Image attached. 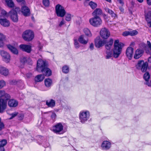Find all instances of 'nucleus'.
<instances>
[{
    "label": "nucleus",
    "instance_id": "obj_1",
    "mask_svg": "<svg viewBox=\"0 0 151 151\" xmlns=\"http://www.w3.org/2000/svg\"><path fill=\"white\" fill-rule=\"evenodd\" d=\"M36 69L39 72H43V75L47 76H50L52 74L51 70L47 68L46 62L41 59L38 60L37 61Z\"/></svg>",
    "mask_w": 151,
    "mask_h": 151
},
{
    "label": "nucleus",
    "instance_id": "obj_2",
    "mask_svg": "<svg viewBox=\"0 0 151 151\" xmlns=\"http://www.w3.org/2000/svg\"><path fill=\"white\" fill-rule=\"evenodd\" d=\"M0 98H3L0 99V113H2L6 108L7 100L10 99V96L9 94L6 93L4 91L0 90Z\"/></svg>",
    "mask_w": 151,
    "mask_h": 151
},
{
    "label": "nucleus",
    "instance_id": "obj_3",
    "mask_svg": "<svg viewBox=\"0 0 151 151\" xmlns=\"http://www.w3.org/2000/svg\"><path fill=\"white\" fill-rule=\"evenodd\" d=\"M124 46L123 43L119 42L118 40H115L114 48L113 50V56L115 58H117L122 52V49Z\"/></svg>",
    "mask_w": 151,
    "mask_h": 151
},
{
    "label": "nucleus",
    "instance_id": "obj_4",
    "mask_svg": "<svg viewBox=\"0 0 151 151\" xmlns=\"http://www.w3.org/2000/svg\"><path fill=\"white\" fill-rule=\"evenodd\" d=\"M90 114L88 111H82L80 112L79 114V119L82 124L84 123L89 118Z\"/></svg>",
    "mask_w": 151,
    "mask_h": 151
},
{
    "label": "nucleus",
    "instance_id": "obj_5",
    "mask_svg": "<svg viewBox=\"0 0 151 151\" xmlns=\"http://www.w3.org/2000/svg\"><path fill=\"white\" fill-rule=\"evenodd\" d=\"M90 24L93 27H98L102 23V20L100 17H94L89 20Z\"/></svg>",
    "mask_w": 151,
    "mask_h": 151
},
{
    "label": "nucleus",
    "instance_id": "obj_6",
    "mask_svg": "<svg viewBox=\"0 0 151 151\" xmlns=\"http://www.w3.org/2000/svg\"><path fill=\"white\" fill-rule=\"evenodd\" d=\"M20 10L19 8L16 7L15 10L12 9L9 12V16L14 22H17L18 20V17L16 11H19Z\"/></svg>",
    "mask_w": 151,
    "mask_h": 151
},
{
    "label": "nucleus",
    "instance_id": "obj_7",
    "mask_svg": "<svg viewBox=\"0 0 151 151\" xmlns=\"http://www.w3.org/2000/svg\"><path fill=\"white\" fill-rule=\"evenodd\" d=\"M22 37L26 41H30L34 38V33L31 30H27L23 33Z\"/></svg>",
    "mask_w": 151,
    "mask_h": 151
},
{
    "label": "nucleus",
    "instance_id": "obj_8",
    "mask_svg": "<svg viewBox=\"0 0 151 151\" xmlns=\"http://www.w3.org/2000/svg\"><path fill=\"white\" fill-rule=\"evenodd\" d=\"M0 54L4 61L6 63H8L10 62L11 56L8 52L4 50H1L0 51Z\"/></svg>",
    "mask_w": 151,
    "mask_h": 151
},
{
    "label": "nucleus",
    "instance_id": "obj_9",
    "mask_svg": "<svg viewBox=\"0 0 151 151\" xmlns=\"http://www.w3.org/2000/svg\"><path fill=\"white\" fill-rule=\"evenodd\" d=\"M100 33L101 37L104 39L108 38L110 35V32L108 29L106 28H102L100 31Z\"/></svg>",
    "mask_w": 151,
    "mask_h": 151
},
{
    "label": "nucleus",
    "instance_id": "obj_10",
    "mask_svg": "<svg viewBox=\"0 0 151 151\" xmlns=\"http://www.w3.org/2000/svg\"><path fill=\"white\" fill-rule=\"evenodd\" d=\"M66 14V11L64 7L62 5L57 4V16L63 17Z\"/></svg>",
    "mask_w": 151,
    "mask_h": 151
},
{
    "label": "nucleus",
    "instance_id": "obj_11",
    "mask_svg": "<svg viewBox=\"0 0 151 151\" xmlns=\"http://www.w3.org/2000/svg\"><path fill=\"white\" fill-rule=\"evenodd\" d=\"M66 131V129L63 128V126L61 123H57V137H59L58 135L63 134Z\"/></svg>",
    "mask_w": 151,
    "mask_h": 151
},
{
    "label": "nucleus",
    "instance_id": "obj_12",
    "mask_svg": "<svg viewBox=\"0 0 151 151\" xmlns=\"http://www.w3.org/2000/svg\"><path fill=\"white\" fill-rule=\"evenodd\" d=\"M105 41V40H102L99 37H97L95 40V46L97 48H100L106 43Z\"/></svg>",
    "mask_w": 151,
    "mask_h": 151
},
{
    "label": "nucleus",
    "instance_id": "obj_13",
    "mask_svg": "<svg viewBox=\"0 0 151 151\" xmlns=\"http://www.w3.org/2000/svg\"><path fill=\"white\" fill-rule=\"evenodd\" d=\"M21 11L25 16H28L30 15V12L29 9L26 6L22 5Z\"/></svg>",
    "mask_w": 151,
    "mask_h": 151
},
{
    "label": "nucleus",
    "instance_id": "obj_14",
    "mask_svg": "<svg viewBox=\"0 0 151 151\" xmlns=\"http://www.w3.org/2000/svg\"><path fill=\"white\" fill-rule=\"evenodd\" d=\"M20 49L22 51L27 52H30L31 51L32 47L30 45L24 44H21L19 46Z\"/></svg>",
    "mask_w": 151,
    "mask_h": 151
},
{
    "label": "nucleus",
    "instance_id": "obj_15",
    "mask_svg": "<svg viewBox=\"0 0 151 151\" xmlns=\"http://www.w3.org/2000/svg\"><path fill=\"white\" fill-rule=\"evenodd\" d=\"M144 53L143 50L141 49H138L135 51L134 58L136 59H138L141 57Z\"/></svg>",
    "mask_w": 151,
    "mask_h": 151
},
{
    "label": "nucleus",
    "instance_id": "obj_16",
    "mask_svg": "<svg viewBox=\"0 0 151 151\" xmlns=\"http://www.w3.org/2000/svg\"><path fill=\"white\" fill-rule=\"evenodd\" d=\"M78 40L83 45H86L88 42V39L86 36L82 35L79 37Z\"/></svg>",
    "mask_w": 151,
    "mask_h": 151
},
{
    "label": "nucleus",
    "instance_id": "obj_17",
    "mask_svg": "<svg viewBox=\"0 0 151 151\" xmlns=\"http://www.w3.org/2000/svg\"><path fill=\"white\" fill-rule=\"evenodd\" d=\"M133 48L131 47H129L127 48L126 54L129 60H131L133 56Z\"/></svg>",
    "mask_w": 151,
    "mask_h": 151
},
{
    "label": "nucleus",
    "instance_id": "obj_18",
    "mask_svg": "<svg viewBox=\"0 0 151 151\" xmlns=\"http://www.w3.org/2000/svg\"><path fill=\"white\" fill-rule=\"evenodd\" d=\"M0 24L4 27H8L9 26L10 23L9 20L5 18L0 19Z\"/></svg>",
    "mask_w": 151,
    "mask_h": 151
},
{
    "label": "nucleus",
    "instance_id": "obj_19",
    "mask_svg": "<svg viewBox=\"0 0 151 151\" xmlns=\"http://www.w3.org/2000/svg\"><path fill=\"white\" fill-rule=\"evenodd\" d=\"M101 147L104 149L108 150L111 147V144L109 142L105 141L102 143Z\"/></svg>",
    "mask_w": 151,
    "mask_h": 151
},
{
    "label": "nucleus",
    "instance_id": "obj_20",
    "mask_svg": "<svg viewBox=\"0 0 151 151\" xmlns=\"http://www.w3.org/2000/svg\"><path fill=\"white\" fill-rule=\"evenodd\" d=\"M18 104V101L14 99H10L8 102V105L10 107H16L17 106Z\"/></svg>",
    "mask_w": 151,
    "mask_h": 151
},
{
    "label": "nucleus",
    "instance_id": "obj_21",
    "mask_svg": "<svg viewBox=\"0 0 151 151\" xmlns=\"http://www.w3.org/2000/svg\"><path fill=\"white\" fill-rule=\"evenodd\" d=\"M55 101L52 99L47 100L46 101V105L49 107L53 108L55 106Z\"/></svg>",
    "mask_w": 151,
    "mask_h": 151
},
{
    "label": "nucleus",
    "instance_id": "obj_22",
    "mask_svg": "<svg viewBox=\"0 0 151 151\" xmlns=\"http://www.w3.org/2000/svg\"><path fill=\"white\" fill-rule=\"evenodd\" d=\"M145 19L147 24L149 27H151V11L149 12L145 15Z\"/></svg>",
    "mask_w": 151,
    "mask_h": 151
},
{
    "label": "nucleus",
    "instance_id": "obj_23",
    "mask_svg": "<svg viewBox=\"0 0 151 151\" xmlns=\"http://www.w3.org/2000/svg\"><path fill=\"white\" fill-rule=\"evenodd\" d=\"M150 74L148 72L145 73L143 76V78L146 82L145 84L147 85L148 86H151L150 83L149 82V79L150 78Z\"/></svg>",
    "mask_w": 151,
    "mask_h": 151
},
{
    "label": "nucleus",
    "instance_id": "obj_24",
    "mask_svg": "<svg viewBox=\"0 0 151 151\" xmlns=\"http://www.w3.org/2000/svg\"><path fill=\"white\" fill-rule=\"evenodd\" d=\"M9 73V71L8 69L4 67L0 66V74L4 76H7Z\"/></svg>",
    "mask_w": 151,
    "mask_h": 151
},
{
    "label": "nucleus",
    "instance_id": "obj_25",
    "mask_svg": "<svg viewBox=\"0 0 151 151\" xmlns=\"http://www.w3.org/2000/svg\"><path fill=\"white\" fill-rule=\"evenodd\" d=\"M102 12L101 9L99 8L96 9L92 13V15L94 17H99V16L101 15Z\"/></svg>",
    "mask_w": 151,
    "mask_h": 151
},
{
    "label": "nucleus",
    "instance_id": "obj_26",
    "mask_svg": "<svg viewBox=\"0 0 151 151\" xmlns=\"http://www.w3.org/2000/svg\"><path fill=\"white\" fill-rule=\"evenodd\" d=\"M7 47L13 53L16 55L18 54V50L15 47L10 45H7Z\"/></svg>",
    "mask_w": 151,
    "mask_h": 151
},
{
    "label": "nucleus",
    "instance_id": "obj_27",
    "mask_svg": "<svg viewBox=\"0 0 151 151\" xmlns=\"http://www.w3.org/2000/svg\"><path fill=\"white\" fill-rule=\"evenodd\" d=\"M44 76L42 74L38 75L35 78V81L36 82L42 81L44 78Z\"/></svg>",
    "mask_w": 151,
    "mask_h": 151
},
{
    "label": "nucleus",
    "instance_id": "obj_28",
    "mask_svg": "<svg viewBox=\"0 0 151 151\" xmlns=\"http://www.w3.org/2000/svg\"><path fill=\"white\" fill-rule=\"evenodd\" d=\"M113 40L111 39H110L109 41L106 43L105 45L106 49L107 50L110 49L113 44Z\"/></svg>",
    "mask_w": 151,
    "mask_h": 151
},
{
    "label": "nucleus",
    "instance_id": "obj_29",
    "mask_svg": "<svg viewBox=\"0 0 151 151\" xmlns=\"http://www.w3.org/2000/svg\"><path fill=\"white\" fill-rule=\"evenodd\" d=\"M105 9L106 11L111 15L112 17H116V14L111 10L109 9L107 7H106Z\"/></svg>",
    "mask_w": 151,
    "mask_h": 151
},
{
    "label": "nucleus",
    "instance_id": "obj_30",
    "mask_svg": "<svg viewBox=\"0 0 151 151\" xmlns=\"http://www.w3.org/2000/svg\"><path fill=\"white\" fill-rule=\"evenodd\" d=\"M113 56L112 52L109 49L107 50L106 52V59L110 58Z\"/></svg>",
    "mask_w": 151,
    "mask_h": 151
},
{
    "label": "nucleus",
    "instance_id": "obj_31",
    "mask_svg": "<svg viewBox=\"0 0 151 151\" xmlns=\"http://www.w3.org/2000/svg\"><path fill=\"white\" fill-rule=\"evenodd\" d=\"M5 1L9 7L13 8L14 6V3L12 0H5Z\"/></svg>",
    "mask_w": 151,
    "mask_h": 151
},
{
    "label": "nucleus",
    "instance_id": "obj_32",
    "mask_svg": "<svg viewBox=\"0 0 151 151\" xmlns=\"http://www.w3.org/2000/svg\"><path fill=\"white\" fill-rule=\"evenodd\" d=\"M45 84L46 87H50L52 84V80L49 78L45 79Z\"/></svg>",
    "mask_w": 151,
    "mask_h": 151
},
{
    "label": "nucleus",
    "instance_id": "obj_33",
    "mask_svg": "<svg viewBox=\"0 0 151 151\" xmlns=\"http://www.w3.org/2000/svg\"><path fill=\"white\" fill-rule=\"evenodd\" d=\"M145 63L143 60L139 61L137 65H136V68L140 70Z\"/></svg>",
    "mask_w": 151,
    "mask_h": 151
},
{
    "label": "nucleus",
    "instance_id": "obj_34",
    "mask_svg": "<svg viewBox=\"0 0 151 151\" xmlns=\"http://www.w3.org/2000/svg\"><path fill=\"white\" fill-rule=\"evenodd\" d=\"M148 66V63L146 62L142 66L140 70H141V71L142 72H145L147 70Z\"/></svg>",
    "mask_w": 151,
    "mask_h": 151
},
{
    "label": "nucleus",
    "instance_id": "obj_35",
    "mask_svg": "<svg viewBox=\"0 0 151 151\" xmlns=\"http://www.w3.org/2000/svg\"><path fill=\"white\" fill-rule=\"evenodd\" d=\"M62 71L65 73H67L69 71V68L67 65H64L63 67L62 68Z\"/></svg>",
    "mask_w": 151,
    "mask_h": 151
},
{
    "label": "nucleus",
    "instance_id": "obj_36",
    "mask_svg": "<svg viewBox=\"0 0 151 151\" xmlns=\"http://www.w3.org/2000/svg\"><path fill=\"white\" fill-rule=\"evenodd\" d=\"M48 113L50 115L51 119L54 121L56 117L55 113L53 111H50Z\"/></svg>",
    "mask_w": 151,
    "mask_h": 151
},
{
    "label": "nucleus",
    "instance_id": "obj_37",
    "mask_svg": "<svg viewBox=\"0 0 151 151\" xmlns=\"http://www.w3.org/2000/svg\"><path fill=\"white\" fill-rule=\"evenodd\" d=\"M84 32L86 35L89 37H91V34L88 29L87 28L84 29Z\"/></svg>",
    "mask_w": 151,
    "mask_h": 151
},
{
    "label": "nucleus",
    "instance_id": "obj_38",
    "mask_svg": "<svg viewBox=\"0 0 151 151\" xmlns=\"http://www.w3.org/2000/svg\"><path fill=\"white\" fill-rule=\"evenodd\" d=\"M89 4L93 9H95L97 6V4L92 1H90Z\"/></svg>",
    "mask_w": 151,
    "mask_h": 151
},
{
    "label": "nucleus",
    "instance_id": "obj_39",
    "mask_svg": "<svg viewBox=\"0 0 151 151\" xmlns=\"http://www.w3.org/2000/svg\"><path fill=\"white\" fill-rule=\"evenodd\" d=\"M71 19V14L67 13L65 16V19L67 21H70Z\"/></svg>",
    "mask_w": 151,
    "mask_h": 151
},
{
    "label": "nucleus",
    "instance_id": "obj_40",
    "mask_svg": "<svg viewBox=\"0 0 151 151\" xmlns=\"http://www.w3.org/2000/svg\"><path fill=\"white\" fill-rule=\"evenodd\" d=\"M7 141L6 139H3L0 141V146L4 147L7 143Z\"/></svg>",
    "mask_w": 151,
    "mask_h": 151
},
{
    "label": "nucleus",
    "instance_id": "obj_41",
    "mask_svg": "<svg viewBox=\"0 0 151 151\" xmlns=\"http://www.w3.org/2000/svg\"><path fill=\"white\" fill-rule=\"evenodd\" d=\"M129 32V35L133 36L137 35L138 33V32L137 31L134 30L133 31H130Z\"/></svg>",
    "mask_w": 151,
    "mask_h": 151
},
{
    "label": "nucleus",
    "instance_id": "obj_42",
    "mask_svg": "<svg viewBox=\"0 0 151 151\" xmlns=\"http://www.w3.org/2000/svg\"><path fill=\"white\" fill-rule=\"evenodd\" d=\"M50 129L54 133H57V124L53 126Z\"/></svg>",
    "mask_w": 151,
    "mask_h": 151
},
{
    "label": "nucleus",
    "instance_id": "obj_43",
    "mask_svg": "<svg viewBox=\"0 0 151 151\" xmlns=\"http://www.w3.org/2000/svg\"><path fill=\"white\" fill-rule=\"evenodd\" d=\"M74 45L75 47L76 48L78 49L80 47L79 43L77 40H74Z\"/></svg>",
    "mask_w": 151,
    "mask_h": 151
},
{
    "label": "nucleus",
    "instance_id": "obj_44",
    "mask_svg": "<svg viewBox=\"0 0 151 151\" xmlns=\"http://www.w3.org/2000/svg\"><path fill=\"white\" fill-rule=\"evenodd\" d=\"M60 104L58 105V106H60L59 107L61 108V107L63 106L64 108L66 109L67 106L66 105L65 103L62 101H60Z\"/></svg>",
    "mask_w": 151,
    "mask_h": 151
},
{
    "label": "nucleus",
    "instance_id": "obj_45",
    "mask_svg": "<svg viewBox=\"0 0 151 151\" xmlns=\"http://www.w3.org/2000/svg\"><path fill=\"white\" fill-rule=\"evenodd\" d=\"M43 3L45 6H48L49 5V0H43Z\"/></svg>",
    "mask_w": 151,
    "mask_h": 151
},
{
    "label": "nucleus",
    "instance_id": "obj_46",
    "mask_svg": "<svg viewBox=\"0 0 151 151\" xmlns=\"http://www.w3.org/2000/svg\"><path fill=\"white\" fill-rule=\"evenodd\" d=\"M6 85V83L5 81L3 80L0 81V88H1L4 87Z\"/></svg>",
    "mask_w": 151,
    "mask_h": 151
},
{
    "label": "nucleus",
    "instance_id": "obj_47",
    "mask_svg": "<svg viewBox=\"0 0 151 151\" xmlns=\"http://www.w3.org/2000/svg\"><path fill=\"white\" fill-rule=\"evenodd\" d=\"M16 1L19 3H21L22 5H24L26 4V2L24 0H16Z\"/></svg>",
    "mask_w": 151,
    "mask_h": 151
},
{
    "label": "nucleus",
    "instance_id": "obj_48",
    "mask_svg": "<svg viewBox=\"0 0 151 151\" xmlns=\"http://www.w3.org/2000/svg\"><path fill=\"white\" fill-rule=\"evenodd\" d=\"M1 14L2 15L6 17H8L9 16V13L8 14L7 13L5 10L2 11Z\"/></svg>",
    "mask_w": 151,
    "mask_h": 151
},
{
    "label": "nucleus",
    "instance_id": "obj_49",
    "mask_svg": "<svg viewBox=\"0 0 151 151\" xmlns=\"http://www.w3.org/2000/svg\"><path fill=\"white\" fill-rule=\"evenodd\" d=\"M17 112H15L14 113H13L12 114H11V117H10L9 118V119H12L14 117L16 116L17 115Z\"/></svg>",
    "mask_w": 151,
    "mask_h": 151
},
{
    "label": "nucleus",
    "instance_id": "obj_50",
    "mask_svg": "<svg viewBox=\"0 0 151 151\" xmlns=\"http://www.w3.org/2000/svg\"><path fill=\"white\" fill-rule=\"evenodd\" d=\"M122 35L124 36H126L129 35V31H126L124 32Z\"/></svg>",
    "mask_w": 151,
    "mask_h": 151
},
{
    "label": "nucleus",
    "instance_id": "obj_51",
    "mask_svg": "<svg viewBox=\"0 0 151 151\" xmlns=\"http://www.w3.org/2000/svg\"><path fill=\"white\" fill-rule=\"evenodd\" d=\"M5 38V36L2 33H0V40H4Z\"/></svg>",
    "mask_w": 151,
    "mask_h": 151
},
{
    "label": "nucleus",
    "instance_id": "obj_52",
    "mask_svg": "<svg viewBox=\"0 0 151 151\" xmlns=\"http://www.w3.org/2000/svg\"><path fill=\"white\" fill-rule=\"evenodd\" d=\"M21 62L23 63H24L27 61L26 58L25 57H23L20 59Z\"/></svg>",
    "mask_w": 151,
    "mask_h": 151
},
{
    "label": "nucleus",
    "instance_id": "obj_53",
    "mask_svg": "<svg viewBox=\"0 0 151 151\" xmlns=\"http://www.w3.org/2000/svg\"><path fill=\"white\" fill-rule=\"evenodd\" d=\"M13 134L15 137L18 136L20 134V133L19 132L15 131L14 132Z\"/></svg>",
    "mask_w": 151,
    "mask_h": 151
},
{
    "label": "nucleus",
    "instance_id": "obj_54",
    "mask_svg": "<svg viewBox=\"0 0 151 151\" xmlns=\"http://www.w3.org/2000/svg\"><path fill=\"white\" fill-rule=\"evenodd\" d=\"M65 23V21L63 19H62V20L60 22V24H59V26L60 27H61L62 25H63Z\"/></svg>",
    "mask_w": 151,
    "mask_h": 151
},
{
    "label": "nucleus",
    "instance_id": "obj_55",
    "mask_svg": "<svg viewBox=\"0 0 151 151\" xmlns=\"http://www.w3.org/2000/svg\"><path fill=\"white\" fill-rule=\"evenodd\" d=\"M32 76V74L31 73H29L26 74V76L27 78H29Z\"/></svg>",
    "mask_w": 151,
    "mask_h": 151
},
{
    "label": "nucleus",
    "instance_id": "obj_56",
    "mask_svg": "<svg viewBox=\"0 0 151 151\" xmlns=\"http://www.w3.org/2000/svg\"><path fill=\"white\" fill-rule=\"evenodd\" d=\"M4 127V125L3 123H0V131Z\"/></svg>",
    "mask_w": 151,
    "mask_h": 151
},
{
    "label": "nucleus",
    "instance_id": "obj_57",
    "mask_svg": "<svg viewBox=\"0 0 151 151\" xmlns=\"http://www.w3.org/2000/svg\"><path fill=\"white\" fill-rule=\"evenodd\" d=\"M117 1L122 6H123L124 4L123 0H117Z\"/></svg>",
    "mask_w": 151,
    "mask_h": 151
},
{
    "label": "nucleus",
    "instance_id": "obj_58",
    "mask_svg": "<svg viewBox=\"0 0 151 151\" xmlns=\"http://www.w3.org/2000/svg\"><path fill=\"white\" fill-rule=\"evenodd\" d=\"M4 40H0V47H2L4 45V43L3 42Z\"/></svg>",
    "mask_w": 151,
    "mask_h": 151
},
{
    "label": "nucleus",
    "instance_id": "obj_59",
    "mask_svg": "<svg viewBox=\"0 0 151 151\" xmlns=\"http://www.w3.org/2000/svg\"><path fill=\"white\" fill-rule=\"evenodd\" d=\"M147 43L149 48L150 49L151 51V44L150 41H147Z\"/></svg>",
    "mask_w": 151,
    "mask_h": 151
},
{
    "label": "nucleus",
    "instance_id": "obj_60",
    "mask_svg": "<svg viewBox=\"0 0 151 151\" xmlns=\"http://www.w3.org/2000/svg\"><path fill=\"white\" fill-rule=\"evenodd\" d=\"M89 48L91 50H92L94 48V45L93 43L91 44L90 45Z\"/></svg>",
    "mask_w": 151,
    "mask_h": 151
},
{
    "label": "nucleus",
    "instance_id": "obj_61",
    "mask_svg": "<svg viewBox=\"0 0 151 151\" xmlns=\"http://www.w3.org/2000/svg\"><path fill=\"white\" fill-rule=\"evenodd\" d=\"M19 119L21 120L24 117V116L22 114H20L19 115Z\"/></svg>",
    "mask_w": 151,
    "mask_h": 151
},
{
    "label": "nucleus",
    "instance_id": "obj_62",
    "mask_svg": "<svg viewBox=\"0 0 151 151\" xmlns=\"http://www.w3.org/2000/svg\"><path fill=\"white\" fill-rule=\"evenodd\" d=\"M147 1V4L149 5H151V0H146Z\"/></svg>",
    "mask_w": 151,
    "mask_h": 151
},
{
    "label": "nucleus",
    "instance_id": "obj_63",
    "mask_svg": "<svg viewBox=\"0 0 151 151\" xmlns=\"http://www.w3.org/2000/svg\"><path fill=\"white\" fill-rule=\"evenodd\" d=\"M0 151H4V147L0 146Z\"/></svg>",
    "mask_w": 151,
    "mask_h": 151
},
{
    "label": "nucleus",
    "instance_id": "obj_64",
    "mask_svg": "<svg viewBox=\"0 0 151 151\" xmlns=\"http://www.w3.org/2000/svg\"><path fill=\"white\" fill-rule=\"evenodd\" d=\"M148 61L149 63H151V57L148 58Z\"/></svg>",
    "mask_w": 151,
    "mask_h": 151
}]
</instances>
